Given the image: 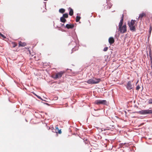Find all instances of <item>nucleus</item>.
I'll return each mask as SVG.
<instances>
[{"instance_id": "27", "label": "nucleus", "mask_w": 152, "mask_h": 152, "mask_svg": "<svg viewBox=\"0 0 152 152\" xmlns=\"http://www.w3.org/2000/svg\"><path fill=\"white\" fill-rule=\"evenodd\" d=\"M44 1H47L48 0H44Z\"/></svg>"}, {"instance_id": "11", "label": "nucleus", "mask_w": 152, "mask_h": 152, "mask_svg": "<svg viewBox=\"0 0 152 152\" xmlns=\"http://www.w3.org/2000/svg\"><path fill=\"white\" fill-rule=\"evenodd\" d=\"M109 43L110 44H112L115 42L114 38L113 37H110L109 39Z\"/></svg>"}, {"instance_id": "15", "label": "nucleus", "mask_w": 152, "mask_h": 152, "mask_svg": "<svg viewBox=\"0 0 152 152\" xmlns=\"http://www.w3.org/2000/svg\"><path fill=\"white\" fill-rule=\"evenodd\" d=\"M60 21L62 23H65L66 21V20L63 17H61L60 18Z\"/></svg>"}, {"instance_id": "21", "label": "nucleus", "mask_w": 152, "mask_h": 152, "mask_svg": "<svg viewBox=\"0 0 152 152\" xmlns=\"http://www.w3.org/2000/svg\"><path fill=\"white\" fill-rule=\"evenodd\" d=\"M108 49V48L107 47H105L104 48L103 50L104 51H106Z\"/></svg>"}, {"instance_id": "7", "label": "nucleus", "mask_w": 152, "mask_h": 152, "mask_svg": "<svg viewBox=\"0 0 152 152\" xmlns=\"http://www.w3.org/2000/svg\"><path fill=\"white\" fill-rule=\"evenodd\" d=\"M146 16V14L145 12H143L142 13H140L139 15V16L138 18V20H140L141 21L142 20V18L145 17Z\"/></svg>"}, {"instance_id": "18", "label": "nucleus", "mask_w": 152, "mask_h": 152, "mask_svg": "<svg viewBox=\"0 0 152 152\" xmlns=\"http://www.w3.org/2000/svg\"><path fill=\"white\" fill-rule=\"evenodd\" d=\"M80 19V16H77L76 19V22H78L79 21Z\"/></svg>"}, {"instance_id": "8", "label": "nucleus", "mask_w": 152, "mask_h": 152, "mask_svg": "<svg viewBox=\"0 0 152 152\" xmlns=\"http://www.w3.org/2000/svg\"><path fill=\"white\" fill-rule=\"evenodd\" d=\"M126 88L129 90L133 88L132 82L131 81H129L128 83L126 86Z\"/></svg>"}, {"instance_id": "24", "label": "nucleus", "mask_w": 152, "mask_h": 152, "mask_svg": "<svg viewBox=\"0 0 152 152\" xmlns=\"http://www.w3.org/2000/svg\"><path fill=\"white\" fill-rule=\"evenodd\" d=\"M149 54H150V55H151V51H150V52H149Z\"/></svg>"}, {"instance_id": "3", "label": "nucleus", "mask_w": 152, "mask_h": 152, "mask_svg": "<svg viewBox=\"0 0 152 152\" xmlns=\"http://www.w3.org/2000/svg\"><path fill=\"white\" fill-rule=\"evenodd\" d=\"M101 81L100 79L94 78L93 79H90L87 81V83L88 84H96L99 83Z\"/></svg>"}, {"instance_id": "14", "label": "nucleus", "mask_w": 152, "mask_h": 152, "mask_svg": "<svg viewBox=\"0 0 152 152\" xmlns=\"http://www.w3.org/2000/svg\"><path fill=\"white\" fill-rule=\"evenodd\" d=\"M69 14L70 16H72L73 15V11L72 9L71 8H69Z\"/></svg>"}, {"instance_id": "6", "label": "nucleus", "mask_w": 152, "mask_h": 152, "mask_svg": "<svg viewBox=\"0 0 152 152\" xmlns=\"http://www.w3.org/2000/svg\"><path fill=\"white\" fill-rule=\"evenodd\" d=\"M95 103L97 104H106L107 103V101L106 100H96Z\"/></svg>"}, {"instance_id": "26", "label": "nucleus", "mask_w": 152, "mask_h": 152, "mask_svg": "<svg viewBox=\"0 0 152 152\" xmlns=\"http://www.w3.org/2000/svg\"><path fill=\"white\" fill-rule=\"evenodd\" d=\"M50 127H49V128L48 129H50Z\"/></svg>"}, {"instance_id": "19", "label": "nucleus", "mask_w": 152, "mask_h": 152, "mask_svg": "<svg viewBox=\"0 0 152 152\" xmlns=\"http://www.w3.org/2000/svg\"><path fill=\"white\" fill-rule=\"evenodd\" d=\"M148 103L149 104H152V99H150L148 100Z\"/></svg>"}, {"instance_id": "16", "label": "nucleus", "mask_w": 152, "mask_h": 152, "mask_svg": "<svg viewBox=\"0 0 152 152\" xmlns=\"http://www.w3.org/2000/svg\"><path fill=\"white\" fill-rule=\"evenodd\" d=\"M65 10L63 8H61L59 10V12L60 13H63L65 12Z\"/></svg>"}, {"instance_id": "20", "label": "nucleus", "mask_w": 152, "mask_h": 152, "mask_svg": "<svg viewBox=\"0 0 152 152\" xmlns=\"http://www.w3.org/2000/svg\"><path fill=\"white\" fill-rule=\"evenodd\" d=\"M0 35L1 37L2 38H3L4 39L6 38V37H5V36H4V35L2 34L1 33H0Z\"/></svg>"}, {"instance_id": "1", "label": "nucleus", "mask_w": 152, "mask_h": 152, "mask_svg": "<svg viewBox=\"0 0 152 152\" xmlns=\"http://www.w3.org/2000/svg\"><path fill=\"white\" fill-rule=\"evenodd\" d=\"M136 21L132 20L131 21H129L128 22V26L129 27L131 31H136V28L135 27V23Z\"/></svg>"}, {"instance_id": "25", "label": "nucleus", "mask_w": 152, "mask_h": 152, "mask_svg": "<svg viewBox=\"0 0 152 152\" xmlns=\"http://www.w3.org/2000/svg\"><path fill=\"white\" fill-rule=\"evenodd\" d=\"M17 45L16 44L15 45H14L13 47H15Z\"/></svg>"}, {"instance_id": "4", "label": "nucleus", "mask_w": 152, "mask_h": 152, "mask_svg": "<svg viewBox=\"0 0 152 152\" xmlns=\"http://www.w3.org/2000/svg\"><path fill=\"white\" fill-rule=\"evenodd\" d=\"M138 113L142 115H146L147 114H152V110H143L140 111L138 112Z\"/></svg>"}, {"instance_id": "23", "label": "nucleus", "mask_w": 152, "mask_h": 152, "mask_svg": "<svg viewBox=\"0 0 152 152\" xmlns=\"http://www.w3.org/2000/svg\"><path fill=\"white\" fill-rule=\"evenodd\" d=\"M151 30H152L151 27H150V30H149V32L150 33H151Z\"/></svg>"}, {"instance_id": "9", "label": "nucleus", "mask_w": 152, "mask_h": 152, "mask_svg": "<svg viewBox=\"0 0 152 152\" xmlns=\"http://www.w3.org/2000/svg\"><path fill=\"white\" fill-rule=\"evenodd\" d=\"M124 15L123 14L122 15V16L121 18V19L120 22H119V25H118L119 27L122 26V25L123 24V20H124Z\"/></svg>"}, {"instance_id": "5", "label": "nucleus", "mask_w": 152, "mask_h": 152, "mask_svg": "<svg viewBox=\"0 0 152 152\" xmlns=\"http://www.w3.org/2000/svg\"><path fill=\"white\" fill-rule=\"evenodd\" d=\"M118 30L122 33H124L127 31L126 26V24L123 26L119 27Z\"/></svg>"}, {"instance_id": "10", "label": "nucleus", "mask_w": 152, "mask_h": 152, "mask_svg": "<svg viewBox=\"0 0 152 152\" xmlns=\"http://www.w3.org/2000/svg\"><path fill=\"white\" fill-rule=\"evenodd\" d=\"M74 26L73 24H67L66 26V27L68 29L72 28L74 27Z\"/></svg>"}, {"instance_id": "12", "label": "nucleus", "mask_w": 152, "mask_h": 152, "mask_svg": "<svg viewBox=\"0 0 152 152\" xmlns=\"http://www.w3.org/2000/svg\"><path fill=\"white\" fill-rule=\"evenodd\" d=\"M56 132L57 133H58L59 134H61V130H59L57 126H56Z\"/></svg>"}, {"instance_id": "13", "label": "nucleus", "mask_w": 152, "mask_h": 152, "mask_svg": "<svg viewBox=\"0 0 152 152\" xmlns=\"http://www.w3.org/2000/svg\"><path fill=\"white\" fill-rule=\"evenodd\" d=\"M26 45V44L25 42H22L21 41L19 43V46L24 47Z\"/></svg>"}, {"instance_id": "22", "label": "nucleus", "mask_w": 152, "mask_h": 152, "mask_svg": "<svg viewBox=\"0 0 152 152\" xmlns=\"http://www.w3.org/2000/svg\"><path fill=\"white\" fill-rule=\"evenodd\" d=\"M140 88V87L139 85H138L136 88V89L137 90H138Z\"/></svg>"}, {"instance_id": "17", "label": "nucleus", "mask_w": 152, "mask_h": 152, "mask_svg": "<svg viewBox=\"0 0 152 152\" xmlns=\"http://www.w3.org/2000/svg\"><path fill=\"white\" fill-rule=\"evenodd\" d=\"M62 17L64 18H67L68 17V15L67 13H66L64 14L63 15Z\"/></svg>"}, {"instance_id": "2", "label": "nucleus", "mask_w": 152, "mask_h": 152, "mask_svg": "<svg viewBox=\"0 0 152 152\" xmlns=\"http://www.w3.org/2000/svg\"><path fill=\"white\" fill-rule=\"evenodd\" d=\"M64 72L61 71L53 74L52 75L51 77L52 78L55 80L59 79L62 77V75H64Z\"/></svg>"}]
</instances>
